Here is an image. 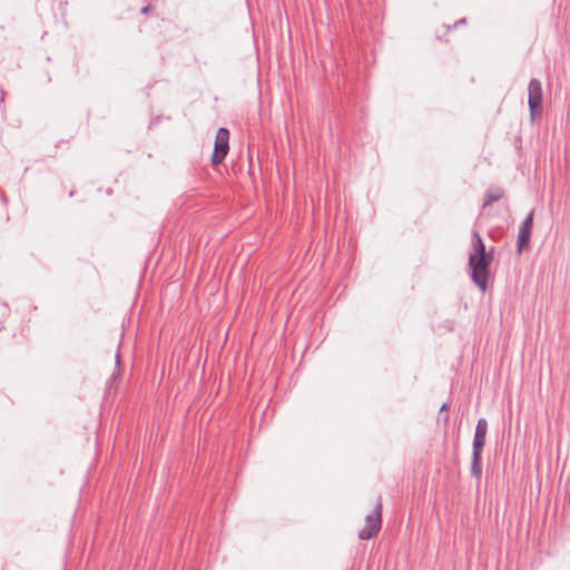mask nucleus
I'll return each mask as SVG.
<instances>
[{
	"label": "nucleus",
	"mask_w": 570,
	"mask_h": 570,
	"mask_svg": "<svg viewBox=\"0 0 570 570\" xmlns=\"http://www.w3.org/2000/svg\"><path fill=\"white\" fill-rule=\"evenodd\" d=\"M382 499L379 497L373 511L365 518L364 528L358 532L360 540H370L377 535L382 528Z\"/></svg>",
	"instance_id": "3"
},
{
	"label": "nucleus",
	"mask_w": 570,
	"mask_h": 570,
	"mask_svg": "<svg viewBox=\"0 0 570 570\" xmlns=\"http://www.w3.org/2000/svg\"><path fill=\"white\" fill-rule=\"evenodd\" d=\"M445 407H446V404H443V405L441 406V412H442V411H444V410H445Z\"/></svg>",
	"instance_id": "9"
},
{
	"label": "nucleus",
	"mask_w": 570,
	"mask_h": 570,
	"mask_svg": "<svg viewBox=\"0 0 570 570\" xmlns=\"http://www.w3.org/2000/svg\"><path fill=\"white\" fill-rule=\"evenodd\" d=\"M494 259V247L487 249L479 233L473 232L469 253L470 277L484 293L493 282L490 266Z\"/></svg>",
	"instance_id": "1"
},
{
	"label": "nucleus",
	"mask_w": 570,
	"mask_h": 570,
	"mask_svg": "<svg viewBox=\"0 0 570 570\" xmlns=\"http://www.w3.org/2000/svg\"><path fill=\"white\" fill-rule=\"evenodd\" d=\"M504 196V191L500 187H491L484 195V206H490L495 202H499Z\"/></svg>",
	"instance_id": "7"
},
{
	"label": "nucleus",
	"mask_w": 570,
	"mask_h": 570,
	"mask_svg": "<svg viewBox=\"0 0 570 570\" xmlns=\"http://www.w3.org/2000/svg\"><path fill=\"white\" fill-rule=\"evenodd\" d=\"M149 10H150V6H146V7L141 8V13L146 14L149 12Z\"/></svg>",
	"instance_id": "8"
},
{
	"label": "nucleus",
	"mask_w": 570,
	"mask_h": 570,
	"mask_svg": "<svg viewBox=\"0 0 570 570\" xmlns=\"http://www.w3.org/2000/svg\"><path fill=\"white\" fill-rule=\"evenodd\" d=\"M487 432L488 422L485 419H480L478 421L473 439V453L471 464V473L476 478H479L482 473L481 454L485 444Z\"/></svg>",
	"instance_id": "2"
},
{
	"label": "nucleus",
	"mask_w": 570,
	"mask_h": 570,
	"mask_svg": "<svg viewBox=\"0 0 570 570\" xmlns=\"http://www.w3.org/2000/svg\"><path fill=\"white\" fill-rule=\"evenodd\" d=\"M528 105L531 120L534 121L537 116H539L542 111V85L537 78L531 79L529 82Z\"/></svg>",
	"instance_id": "4"
},
{
	"label": "nucleus",
	"mask_w": 570,
	"mask_h": 570,
	"mask_svg": "<svg viewBox=\"0 0 570 570\" xmlns=\"http://www.w3.org/2000/svg\"><path fill=\"white\" fill-rule=\"evenodd\" d=\"M229 150V130L222 127L217 130L215 137L214 153L212 163L219 165L224 161Z\"/></svg>",
	"instance_id": "5"
},
{
	"label": "nucleus",
	"mask_w": 570,
	"mask_h": 570,
	"mask_svg": "<svg viewBox=\"0 0 570 570\" xmlns=\"http://www.w3.org/2000/svg\"><path fill=\"white\" fill-rule=\"evenodd\" d=\"M533 217L534 210H531L527 217L523 219L520 225L518 239H517V250L518 253H523L530 248V239L533 227Z\"/></svg>",
	"instance_id": "6"
}]
</instances>
